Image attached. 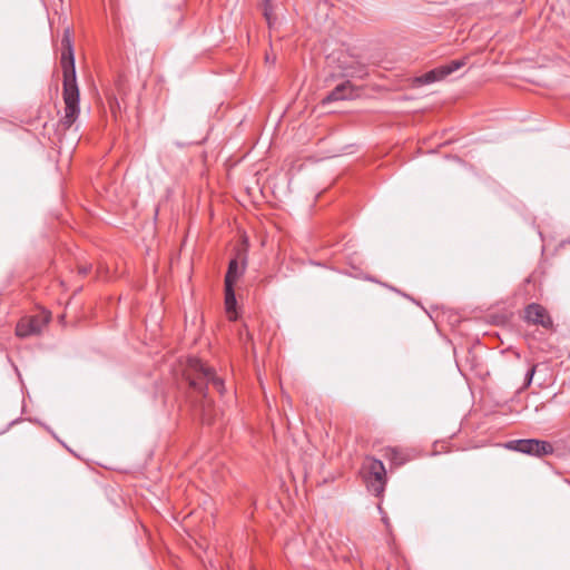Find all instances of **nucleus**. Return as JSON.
I'll return each instance as SVG.
<instances>
[{
	"label": "nucleus",
	"instance_id": "f257e3e1",
	"mask_svg": "<svg viewBox=\"0 0 570 570\" xmlns=\"http://www.w3.org/2000/svg\"><path fill=\"white\" fill-rule=\"evenodd\" d=\"M62 69V99L65 104L63 116L59 120V126L69 129L78 119L80 114V90L77 83L73 47L71 40V30L66 28L61 39Z\"/></svg>",
	"mask_w": 570,
	"mask_h": 570
},
{
	"label": "nucleus",
	"instance_id": "f03ea898",
	"mask_svg": "<svg viewBox=\"0 0 570 570\" xmlns=\"http://www.w3.org/2000/svg\"><path fill=\"white\" fill-rule=\"evenodd\" d=\"M184 377L189 386L205 396V389L212 385L219 393L224 392L223 381L216 376L213 368L203 364L198 358L188 357L184 367Z\"/></svg>",
	"mask_w": 570,
	"mask_h": 570
},
{
	"label": "nucleus",
	"instance_id": "7ed1b4c3",
	"mask_svg": "<svg viewBox=\"0 0 570 570\" xmlns=\"http://www.w3.org/2000/svg\"><path fill=\"white\" fill-rule=\"evenodd\" d=\"M362 472L367 489L375 495H380L385 488L386 483V470L382 461L374 458H366Z\"/></svg>",
	"mask_w": 570,
	"mask_h": 570
},
{
	"label": "nucleus",
	"instance_id": "20e7f679",
	"mask_svg": "<svg viewBox=\"0 0 570 570\" xmlns=\"http://www.w3.org/2000/svg\"><path fill=\"white\" fill-rule=\"evenodd\" d=\"M243 273L238 262L236 259L230 261L228 271L225 276V307L228 318L234 321L237 317L236 313V297L234 292V285Z\"/></svg>",
	"mask_w": 570,
	"mask_h": 570
},
{
	"label": "nucleus",
	"instance_id": "39448f33",
	"mask_svg": "<svg viewBox=\"0 0 570 570\" xmlns=\"http://www.w3.org/2000/svg\"><path fill=\"white\" fill-rule=\"evenodd\" d=\"M50 321V313L42 311L37 315L27 316L19 321L16 327V334L19 337L37 335L42 332Z\"/></svg>",
	"mask_w": 570,
	"mask_h": 570
},
{
	"label": "nucleus",
	"instance_id": "423d86ee",
	"mask_svg": "<svg viewBox=\"0 0 570 570\" xmlns=\"http://www.w3.org/2000/svg\"><path fill=\"white\" fill-rule=\"evenodd\" d=\"M505 446L510 450L535 456H543L552 453L553 451V448L549 442L535 439L510 441Z\"/></svg>",
	"mask_w": 570,
	"mask_h": 570
},
{
	"label": "nucleus",
	"instance_id": "0eeeda50",
	"mask_svg": "<svg viewBox=\"0 0 570 570\" xmlns=\"http://www.w3.org/2000/svg\"><path fill=\"white\" fill-rule=\"evenodd\" d=\"M465 63H466L465 58L459 59V60H453L448 65L441 66L439 68H435V69L426 72L421 78H419V81L423 82V83H431L434 81L442 80L446 76L454 72L455 70L462 68Z\"/></svg>",
	"mask_w": 570,
	"mask_h": 570
},
{
	"label": "nucleus",
	"instance_id": "6e6552de",
	"mask_svg": "<svg viewBox=\"0 0 570 570\" xmlns=\"http://www.w3.org/2000/svg\"><path fill=\"white\" fill-rule=\"evenodd\" d=\"M525 318L528 322L541 325L546 328H550L552 326V320L548 315L547 309L539 304H530L527 307Z\"/></svg>",
	"mask_w": 570,
	"mask_h": 570
},
{
	"label": "nucleus",
	"instance_id": "1a4fd4ad",
	"mask_svg": "<svg viewBox=\"0 0 570 570\" xmlns=\"http://www.w3.org/2000/svg\"><path fill=\"white\" fill-rule=\"evenodd\" d=\"M358 94L351 81H345L338 86H336L324 99L323 102H332L343 99H353L357 97Z\"/></svg>",
	"mask_w": 570,
	"mask_h": 570
},
{
	"label": "nucleus",
	"instance_id": "9d476101",
	"mask_svg": "<svg viewBox=\"0 0 570 570\" xmlns=\"http://www.w3.org/2000/svg\"><path fill=\"white\" fill-rule=\"evenodd\" d=\"M384 455L395 466H400V465L404 464L406 461L404 453L396 448H386L384 450Z\"/></svg>",
	"mask_w": 570,
	"mask_h": 570
},
{
	"label": "nucleus",
	"instance_id": "9b49d317",
	"mask_svg": "<svg viewBox=\"0 0 570 570\" xmlns=\"http://www.w3.org/2000/svg\"><path fill=\"white\" fill-rule=\"evenodd\" d=\"M535 370H537V365H532L528 373H527V376H525V382H524V385L522 389H527L530 386L531 382H532V379H533V375L535 373Z\"/></svg>",
	"mask_w": 570,
	"mask_h": 570
},
{
	"label": "nucleus",
	"instance_id": "f8f14e48",
	"mask_svg": "<svg viewBox=\"0 0 570 570\" xmlns=\"http://www.w3.org/2000/svg\"><path fill=\"white\" fill-rule=\"evenodd\" d=\"M265 61H266V62H269V63H272V65H274V63H275V61H276V56H275L274 53H272V55L266 53V56H265Z\"/></svg>",
	"mask_w": 570,
	"mask_h": 570
},
{
	"label": "nucleus",
	"instance_id": "ddd939ff",
	"mask_svg": "<svg viewBox=\"0 0 570 570\" xmlns=\"http://www.w3.org/2000/svg\"><path fill=\"white\" fill-rule=\"evenodd\" d=\"M264 14H265V17H266V20H267L268 24H271V23H272V21H271V14H269V12H268L267 10H265V13H264Z\"/></svg>",
	"mask_w": 570,
	"mask_h": 570
}]
</instances>
